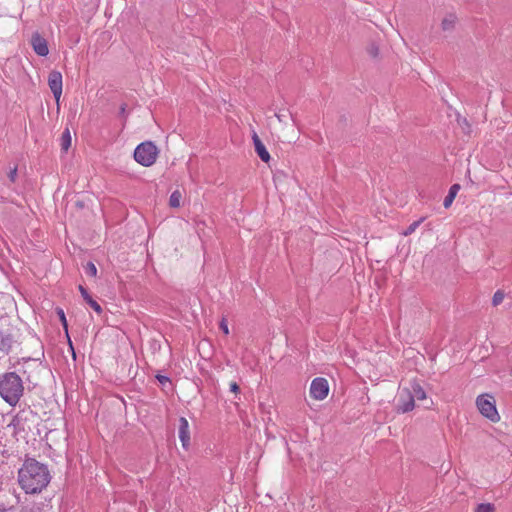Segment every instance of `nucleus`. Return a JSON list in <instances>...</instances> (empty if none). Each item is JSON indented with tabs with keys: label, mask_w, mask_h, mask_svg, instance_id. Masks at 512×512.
I'll use <instances>...</instances> for the list:
<instances>
[{
	"label": "nucleus",
	"mask_w": 512,
	"mask_h": 512,
	"mask_svg": "<svg viewBox=\"0 0 512 512\" xmlns=\"http://www.w3.org/2000/svg\"><path fill=\"white\" fill-rule=\"evenodd\" d=\"M51 474L48 466L35 458L26 457L18 469L17 481L26 494H39L50 483Z\"/></svg>",
	"instance_id": "f257e3e1"
},
{
	"label": "nucleus",
	"mask_w": 512,
	"mask_h": 512,
	"mask_svg": "<svg viewBox=\"0 0 512 512\" xmlns=\"http://www.w3.org/2000/svg\"><path fill=\"white\" fill-rule=\"evenodd\" d=\"M23 393V381L17 373L6 372L0 375V396L6 403L16 406Z\"/></svg>",
	"instance_id": "f03ea898"
},
{
	"label": "nucleus",
	"mask_w": 512,
	"mask_h": 512,
	"mask_svg": "<svg viewBox=\"0 0 512 512\" xmlns=\"http://www.w3.org/2000/svg\"><path fill=\"white\" fill-rule=\"evenodd\" d=\"M158 148L151 141L140 143L134 150V159L142 166L149 167L156 162Z\"/></svg>",
	"instance_id": "7ed1b4c3"
},
{
	"label": "nucleus",
	"mask_w": 512,
	"mask_h": 512,
	"mask_svg": "<svg viewBox=\"0 0 512 512\" xmlns=\"http://www.w3.org/2000/svg\"><path fill=\"white\" fill-rule=\"evenodd\" d=\"M476 406L479 412L490 421L496 423L500 420L493 396L489 394L479 395L476 398Z\"/></svg>",
	"instance_id": "20e7f679"
},
{
	"label": "nucleus",
	"mask_w": 512,
	"mask_h": 512,
	"mask_svg": "<svg viewBox=\"0 0 512 512\" xmlns=\"http://www.w3.org/2000/svg\"><path fill=\"white\" fill-rule=\"evenodd\" d=\"M16 329L7 322H0V352L8 354L17 342Z\"/></svg>",
	"instance_id": "39448f33"
},
{
	"label": "nucleus",
	"mask_w": 512,
	"mask_h": 512,
	"mask_svg": "<svg viewBox=\"0 0 512 512\" xmlns=\"http://www.w3.org/2000/svg\"><path fill=\"white\" fill-rule=\"evenodd\" d=\"M329 393L328 381L323 377L312 380L310 385V396L315 400H324Z\"/></svg>",
	"instance_id": "423d86ee"
},
{
	"label": "nucleus",
	"mask_w": 512,
	"mask_h": 512,
	"mask_svg": "<svg viewBox=\"0 0 512 512\" xmlns=\"http://www.w3.org/2000/svg\"><path fill=\"white\" fill-rule=\"evenodd\" d=\"M415 401L413 399V395H411L408 388H403L398 396L396 402L397 412L407 413L414 409Z\"/></svg>",
	"instance_id": "0eeeda50"
},
{
	"label": "nucleus",
	"mask_w": 512,
	"mask_h": 512,
	"mask_svg": "<svg viewBox=\"0 0 512 512\" xmlns=\"http://www.w3.org/2000/svg\"><path fill=\"white\" fill-rule=\"evenodd\" d=\"M48 85L54 98L58 102L62 95V74L56 70L51 71L48 76Z\"/></svg>",
	"instance_id": "6e6552de"
},
{
	"label": "nucleus",
	"mask_w": 512,
	"mask_h": 512,
	"mask_svg": "<svg viewBox=\"0 0 512 512\" xmlns=\"http://www.w3.org/2000/svg\"><path fill=\"white\" fill-rule=\"evenodd\" d=\"M31 46L34 52L41 56L45 57L49 53L48 43L44 37L40 35L39 32H34L31 36L30 40Z\"/></svg>",
	"instance_id": "1a4fd4ad"
},
{
	"label": "nucleus",
	"mask_w": 512,
	"mask_h": 512,
	"mask_svg": "<svg viewBox=\"0 0 512 512\" xmlns=\"http://www.w3.org/2000/svg\"><path fill=\"white\" fill-rule=\"evenodd\" d=\"M179 439L184 449H188L190 445L189 423L185 417H180L178 426Z\"/></svg>",
	"instance_id": "9d476101"
},
{
	"label": "nucleus",
	"mask_w": 512,
	"mask_h": 512,
	"mask_svg": "<svg viewBox=\"0 0 512 512\" xmlns=\"http://www.w3.org/2000/svg\"><path fill=\"white\" fill-rule=\"evenodd\" d=\"M26 421H27L26 415L24 413L20 412V413H17L12 418L8 427H12L13 433L18 435V434H21L22 432H25Z\"/></svg>",
	"instance_id": "9b49d317"
},
{
	"label": "nucleus",
	"mask_w": 512,
	"mask_h": 512,
	"mask_svg": "<svg viewBox=\"0 0 512 512\" xmlns=\"http://www.w3.org/2000/svg\"><path fill=\"white\" fill-rule=\"evenodd\" d=\"M252 139H253L255 151H256L257 155L259 156V158L265 163L269 162L270 154L267 151V149H266L265 145L263 144V142L261 141V139L259 138V136L257 135V133L254 132Z\"/></svg>",
	"instance_id": "f8f14e48"
},
{
	"label": "nucleus",
	"mask_w": 512,
	"mask_h": 512,
	"mask_svg": "<svg viewBox=\"0 0 512 512\" xmlns=\"http://www.w3.org/2000/svg\"><path fill=\"white\" fill-rule=\"evenodd\" d=\"M79 291L81 293V296L86 301V303L98 314L102 313V307L100 304L94 300L90 294L88 293L87 289L83 287L82 285H79Z\"/></svg>",
	"instance_id": "ddd939ff"
},
{
	"label": "nucleus",
	"mask_w": 512,
	"mask_h": 512,
	"mask_svg": "<svg viewBox=\"0 0 512 512\" xmlns=\"http://www.w3.org/2000/svg\"><path fill=\"white\" fill-rule=\"evenodd\" d=\"M408 389H409L411 395H413L414 401L426 399V392L424 391V389L422 388V386L419 383L413 382L411 384V387Z\"/></svg>",
	"instance_id": "4468645a"
},
{
	"label": "nucleus",
	"mask_w": 512,
	"mask_h": 512,
	"mask_svg": "<svg viewBox=\"0 0 512 512\" xmlns=\"http://www.w3.org/2000/svg\"><path fill=\"white\" fill-rule=\"evenodd\" d=\"M460 189V185L459 184H453L450 189H449V192L448 194L446 195V197L444 198V201H443V206L445 208H449L451 206V204L453 203L458 191Z\"/></svg>",
	"instance_id": "2eb2a0df"
},
{
	"label": "nucleus",
	"mask_w": 512,
	"mask_h": 512,
	"mask_svg": "<svg viewBox=\"0 0 512 512\" xmlns=\"http://www.w3.org/2000/svg\"><path fill=\"white\" fill-rule=\"evenodd\" d=\"M57 314H58L59 319L61 321V324H62V326H63V328H64V330L66 332V335H67V338H68L69 347H70V349L72 351V355L75 358L76 354H75L72 342L70 340V337L68 335V323H67L66 316H65V313H64L63 309L57 308Z\"/></svg>",
	"instance_id": "dca6fc26"
},
{
	"label": "nucleus",
	"mask_w": 512,
	"mask_h": 512,
	"mask_svg": "<svg viewBox=\"0 0 512 512\" xmlns=\"http://www.w3.org/2000/svg\"><path fill=\"white\" fill-rule=\"evenodd\" d=\"M71 134L68 128H66L60 137V146L63 152H67L71 147Z\"/></svg>",
	"instance_id": "f3484780"
},
{
	"label": "nucleus",
	"mask_w": 512,
	"mask_h": 512,
	"mask_svg": "<svg viewBox=\"0 0 512 512\" xmlns=\"http://www.w3.org/2000/svg\"><path fill=\"white\" fill-rule=\"evenodd\" d=\"M456 16L454 14L447 15L441 23L443 31H452L456 24Z\"/></svg>",
	"instance_id": "a211bd4d"
},
{
	"label": "nucleus",
	"mask_w": 512,
	"mask_h": 512,
	"mask_svg": "<svg viewBox=\"0 0 512 512\" xmlns=\"http://www.w3.org/2000/svg\"><path fill=\"white\" fill-rule=\"evenodd\" d=\"M425 218H420L419 220H416L412 222L403 232L402 235L409 236L412 233L416 231V229L420 226V224L424 221Z\"/></svg>",
	"instance_id": "6ab92c4d"
},
{
	"label": "nucleus",
	"mask_w": 512,
	"mask_h": 512,
	"mask_svg": "<svg viewBox=\"0 0 512 512\" xmlns=\"http://www.w3.org/2000/svg\"><path fill=\"white\" fill-rule=\"evenodd\" d=\"M181 193L179 191H174L169 198V204L173 208H177L180 206Z\"/></svg>",
	"instance_id": "aec40b11"
},
{
	"label": "nucleus",
	"mask_w": 512,
	"mask_h": 512,
	"mask_svg": "<svg viewBox=\"0 0 512 512\" xmlns=\"http://www.w3.org/2000/svg\"><path fill=\"white\" fill-rule=\"evenodd\" d=\"M495 507L491 503H481L477 506L475 512H494Z\"/></svg>",
	"instance_id": "412c9836"
},
{
	"label": "nucleus",
	"mask_w": 512,
	"mask_h": 512,
	"mask_svg": "<svg viewBox=\"0 0 512 512\" xmlns=\"http://www.w3.org/2000/svg\"><path fill=\"white\" fill-rule=\"evenodd\" d=\"M84 270L88 276L95 277L97 275V268L92 262H88L84 267Z\"/></svg>",
	"instance_id": "4be33fe9"
},
{
	"label": "nucleus",
	"mask_w": 512,
	"mask_h": 512,
	"mask_svg": "<svg viewBox=\"0 0 512 512\" xmlns=\"http://www.w3.org/2000/svg\"><path fill=\"white\" fill-rule=\"evenodd\" d=\"M504 293L500 290L496 291L493 295V298H492V304L494 306H498L499 304L502 303L503 299H504Z\"/></svg>",
	"instance_id": "5701e85b"
},
{
	"label": "nucleus",
	"mask_w": 512,
	"mask_h": 512,
	"mask_svg": "<svg viewBox=\"0 0 512 512\" xmlns=\"http://www.w3.org/2000/svg\"><path fill=\"white\" fill-rule=\"evenodd\" d=\"M219 328L221 329V331L225 334V335H228L229 334V328H228V323L226 321L225 318H223L220 323H219Z\"/></svg>",
	"instance_id": "b1692460"
},
{
	"label": "nucleus",
	"mask_w": 512,
	"mask_h": 512,
	"mask_svg": "<svg viewBox=\"0 0 512 512\" xmlns=\"http://www.w3.org/2000/svg\"><path fill=\"white\" fill-rule=\"evenodd\" d=\"M8 178L10 180V182L14 183L16 181V178H17V167H13L10 169L9 173H8Z\"/></svg>",
	"instance_id": "393cba45"
},
{
	"label": "nucleus",
	"mask_w": 512,
	"mask_h": 512,
	"mask_svg": "<svg viewBox=\"0 0 512 512\" xmlns=\"http://www.w3.org/2000/svg\"><path fill=\"white\" fill-rule=\"evenodd\" d=\"M230 391L235 394L239 393V391H240L239 385L236 382H231L230 383Z\"/></svg>",
	"instance_id": "a878e982"
},
{
	"label": "nucleus",
	"mask_w": 512,
	"mask_h": 512,
	"mask_svg": "<svg viewBox=\"0 0 512 512\" xmlns=\"http://www.w3.org/2000/svg\"><path fill=\"white\" fill-rule=\"evenodd\" d=\"M156 378L161 384H165L166 382H169V378L164 375H157Z\"/></svg>",
	"instance_id": "bb28decb"
},
{
	"label": "nucleus",
	"mask_w": 512,
	"mask_h": 512,
	"mask_svg": "<svg viewBox=\"0 0 512 512\" xmlns=\"http://www.w3.org/2000/svg\"><path fill=\"white\" fill-rule=\"evenodd\" d=\"M125 113H126V104H122L120 107L119 114L124 117Z\"/></svg>",
	"instance_id": "cd10ccee"
},
{
	"label": "nucleus",
	"mask_w": 512,
	"mask_h": 512,
	"mask_svg": "<svg viewBox=\"0 0 512 512\" xmlns=\"http://www.w3.org/2000/svg\"><path fill=\"white\" fill-rule=\"evenodd\" d=\"M276 117L280 122L284 121L285 115L282 113H276Z\"/></svg>",
	"instance_id": "c85d7f7f"
},
{
	"label": "nucleus",
	"mask_w": 512,
	"mask_h": 512,
	"mask_svg": "<svg viewBox=\"0 0 512 512\" xmlns=\"http://www.w3.org/2000/svg\"><path fill=\"white\" fill-rule=\"evenodd\" d=\"M377 53H378L377 48H373V49L371 50V54H372L373 56H376V55H377Z\"/></svg>",
	"instance_id": "c756f323"
},
{
	"label": "nucleus",
	"mask_w": 512,
	"mask_h": 512,
	"mask_svg": "<svg viewBox=\"0 0 512 512\" xmlns=\"http://www.w3.org/2000/svg\"><path fill=\"white\" fill-rule=\"evenodd\" d=\"M0 512H7L5 509H0Z\"/></svg>",
	"instance_id": "7c9ffc66"
}]
</instances>
